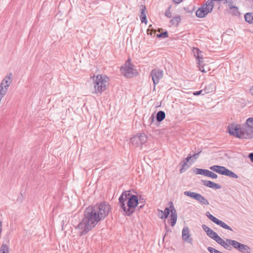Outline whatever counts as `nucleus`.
Returning <instances> with one entry per match:
<instances>
[{
    "label": "nucleus",
    "mask_w": 253,
    "mask_h": 253,
    "mask_svg": "<svg viewBox=\"0 0 253 253\" xmlns=\"http://www.w3.org/2000/svg\"><path fill=\"white\" fill-rule=\"evenodd\" d=\"M100 221L101 219L99 215L97 214L92 207L87 208L84 211V217L77 226V228L80 230V235L86 234L95 227Z\"/></svg>",
    "instance_id": "f257e3e1"
},
{
    "label": "nucleus",
    "mask_w": 253,
    "mask_h": 253,
    "mask_svg": "<svg viewBox=\"0 0 253 253\" xmlns=\"http://www.w3.org/2000/svg\"><path fill=\"white\" fill-rule=\"evenodd\" d=\"M119 204L124 211V214L131 216L139 204L138 197L130 194V191H124L119 198Z\"/></svg>",
    "instance_id": "f03ea898"
},
{
    "label": "nucleus",
    "mask_w": 253,
    "mask_h": 253,
    "mask_svg": "<svg viewBox=\"0 0 253 253\" xmlns=\"http://www.w3.org/2000/svg\"><path fill=\"white\" fill-rule=\"evenodd\" d=\"M229 134L238 138L251 139L253 138V118H249L245 124L236 126H229Z\"/></svg>",
    "instance_id": "7ed1b4c3"
},
{
    "label": "nucleus",
    "mask_w": 253,
    "mask_h": 253,
    "mask_svg": "<svg viewBox=\"0 0 253 253\" xmlns=\"http://www.w3.org/2000/svg\"><path fill=\"white\" fill-rule=\"evenodd\" d=\"M94 80V93H102L106 89V83L109 81L108 77L98 75Z\"/></svg>",
    "instance_id": "20e7f679"
},
{
    "label": "nucleus",
    "mask_w": 253,
    "mask_h": 253,
    "mask_svg": "<svg viewBox=\"0 0 253 253\" xmlns=\"http://www.w3.org/2000/svg\"><path fill=\"white\" fill-rule=\"evenodd\" d=\"M121 73L127 78H131L138 75L137 70L134 68L130 58L128 59L121 69Z\"/></svg>",
    "instance_id": "39448f33"
},
{
    "label": "nucleus",
    "mask_w": 253,
    "mask_h": 253,
    "mask_svg": "<svg viewBox=\"0 0 253 253\" xmlns=\"http://www.w3.org/2000/svg\"><path fill=\"white\" fill-rule=\"evenodd\" d=\"M92 207L96 211L97 214L99 215L101 220L108 216L111 211L110 205L107 202H102L100 204Z\"/></svg>",
    "instance_id": "423d86ee"
},
{
    "label": "nucleus",
    "mask_w": 253,
    "mask_h": 253,
    "mask_svg": "<svg viewBox=\"0 0 253 253\" xmlns=\"http://www.w3.org/2000/svg\"><path fill=\"white\" fill-rule=\"evenodd\" d=\"M12 73H9L4 78L0 84V95L2 97L6 93L8 87L12 81Z\"/></svg>",
    "instance_id": "0eeeda50"
},
{
    "label": "nucleus",
    "mask_w": 253,
    "mask_h": 253,
    "mask_svg": "<svg viewBox=\"0 0 253 253\" xmlns=\"http://www.w3.org/2000/svg\"><path fill=\"white\" fill-rule=\"evenodd\" d=\"M184 195L190 198H193L194 199L198 201L201 204L205 206H208L210 204L208 200L199 193L191 192L190 191H187L184 192Z\"/></svg>",
    "instance_id": "6e6552de"
},
{
    "label": "nucleus",
    "mask_w": 253,
    "mask_h": 253,
    "mask_svg": "<svg viewBox=\"0 0 253 253\" xmlns=\"http://www.w3.org/2000/svg\"><path fill=\"white\" fill-rule=\"evenodd\" d=\"M150 76L154 84L153 90H155L156 84H159L160 80L163 77V71L157 68L154 69L151 71Z\"/></svg>",
    "instance_id": "1a4fd4ad"
},
{
    "label": "nucleus",
    "mask_w": 253,
    "mask_h": 253,
    "mask_svg": "<svg viewBox=\"0 0 253 253\" xmlns=\"http://www.w3.org/2000/svg\"><path fill=\"white\" fill-rule=\"evenodd\" d=\"M147 136L144 133H140L131 138L130 142H146Z\"/></svg>",
    "instance_id": "9d476101"
},
{
    "label": "nucleus",
    "mask_w": 253,
    "mask_h": 253,
    "mask_svg": "<svg viewBox=\"0 0 253 253\" xmlns=\"http://www.w3.org/2000/svg\"><path fill=\"white\" fill-rule=\"evenodd\" d=\"M170 224L171 226H173L177 221V212L176 211L171 202H170Z\"/></svg>",
    "instance_id": "9b49d317"
},
{
    "label": "nucleus",
    "mask_w": 253,
    "mask_h": 253,
    "mask_svg": "<svg viewBox=\"0 0 253 253\" xmlns=\"http://www.w3.org/2000/svg\"><path fill=\"white\" fill-rule=\"evenodd\" d=\"M211 12L208 8L203 5L200 7L196 11V15L198 18H202L205 17L208 13Z\"/></svg>",
    "instance_id": "f8f14e48"
},
{
    "label": "nucleus",
    "mask_w": 253,
    "mask_h": 253,
    "mask_svg": "<svg viewBox=\"0 0 253 253\" xmlns=\"http://www.w3.org/2000/svg\"><path fill=\"white\" fill-rule=\"evenodd\" d=\"M182 237L183 240L187 242V243L192 244V239L190 238V234L189 229L187 227H184L182 231Z\"/></svg>",
    "instance_id": "ddd939ff"
},
{
    "label": "nucleus",
    "mask_w": 253,
    "mask_h": 253,
    "mask_svg": "<svg viewBox=\"0 0 253 253\" xmlns=\"http://www.w3.org/2000/svg\"><path fill=\"white\" fill-rule=\"evenodd\" d=\"M202 183L204 185L214 189H218L221 188V186L219 184L215 183L211 181L203 180H202Z\"/></svg>",
    "instance_id": "4468645a"
},
{
    "label": "nucleus",
    "mask_w": 253,
    "mask_h": 253,
    "mask_svg": "<svg viewBox=\"0 0 253 253\" xmlns=\"http://www.w3.org/2000/svg\"><path fill=\"white\" fill-rule=\"evenodd\" d=\"M225 167L223 166H220L218 165H214L212 166H211L210 169L211 170L216 172L220 174L223 175L224 174V171L225 170Z\"/></svg>",
    "instance_id": "2eb2a0df"
},
{
    "label": "nucleus",
    "mask_w": 253,
    "mask_h": 253,
    "mask_svg": "<svg viewBox=\"0 0 253 253\" xmlns=\"http://www.w3.org/2000/svg\"><path fill=\"white\" fill-rule=\"evenodd\" d=\"M202 228L206 232L207 234L211 239H213V238L216 235L215 234H217L205 224L202 225Z\"/></svg>",
    "instance_id": "dca6fc26"
},
{
    "label": "nucleus",
    "mask_w": 253,
    "mask_h": 253,
    "mask_svg": "<svg viewBox=\"0 0 253 253\" xmlns=\"http://www.w3.org/2000/svg\"><path fill=\"white\" fill-rule=\"evenodd\" d=\"M189 161H187V158L182 161L179 165L180 166V169H179L180 172L181 173L185 172L189 167V166L188 165V162Z\"/></svg>",
    "instance_id": "f3484780"
},
{
    "label": "nucleus",
    "mask_w": 253,
    "mask_h": 253,
    "mask_svg": "<svg viewBox=\"0 0 253 253\" xmlns=\"http://www.w3.org/2000/svg\"><path fill=\"white\" fill-rule=\"evenodd\" d=\"M244 18L247 23L253 24V12H248L244 15Z\"/></svg>",
    "instance_id": "a211bd4d"
},
{
    "label": "nucleus",
    "mask_w": 253,
    "mask_h": 253,
    "mask_svg": "<svg viewBox=\"0 0 253 253\" xmlns=\"http://www.w3.org/2000/svg\"><path fill=\"white\" fill-rule=\"evenodd\" d=\"M215 223L225 229H227L230 231H233V229L231 227L228 226L222 220L218 219V218L216 220V221H215Z\"/></svg>",
    "instance_id": "6ab92c4d"
},
{
    "label": "nucleus",
    "mask_w": 253,
    "mask_h": 253,
    "mask_svg": "<svg viewBox=\"0 0 253 253\" xmlns=\"http://www.w3.org/2000/svg\"><path fill=\"white\" fill-rule=\"evenodd\" d=\"M215 223L225 229H227L230 231H233V229L231 227L228 226L222 220L218 219V218L216 220V221H215Z\"/></svg>",
    "instance_id": "aec40b11"
},
{
    "label": "nucleus",
    "mask_w": 253,
    "mask_h": 253,
    "mask_svg": "<svg viewBox=\"0 0 253 253\" xmlns=\"http://www.w3.org/2000/svg\"><path fill=\"white\" fill-rule=\"evenodd\" d=\"M215 89V86L214 83H211L208 85H207L205 88V93L208 94L212 92Z\"/></svg>",
    "instance_id": "412c9836"
},
{
    "label": "nucleus",
    "mask_w": 253,
    "mask_h": 253,
    "mask_svg": "<svg viewBox=\"0 0 253 253\" xmlns=\"http://www.w3.org/2000/svg\"><path fill=\"white\" fill-rule=\"evenodd\" d=\"M227 242L229 243L230 245L233 247L234 248L238 250L240 246L242 244V243L238 242L235 240H233L231 239H226Z\"/></svg>",
    "instance_id": "4be33fe9"
},
{
    "label": "nucleus",
    "mask_w": 253,
    "mask_h": 253,
    "mask_svg": "<svg viewBox=\"0 0 253 253\" xmlns=\"http://www.w3.org/2000/svg\"><path fill=\"white\" fill-rule=\"evenodd\" d=\"M194 56H196V58L199 60V64L200 65V62H201L200 59H203L202 56H201L200 54L202 53V51L199 50L198 48H194L193 49Z\"/></svg>",
    "instance_id": "5701e85b"
},
{
    "label": "nucleus",
    "mask_w": 253,
    "mask_h": 253,
    "mask_svg": "<svg viewBox=\"0 0 253 253\" xmlns=\"http://www.w3.org/2000/svg\"><path fill=\"white\" fill-rule=\"evenodd\" d=\"M223 172H224L223 175H224L228 176L230 177H232L234 178H238V176L236 173L233 172L232 171L227 169V168H225V170Z\"/></svg>",
    "instance_id": "b1692460"
},
{
    "label": "nucleus",
    "mask_w": 253,
    "mask_h": 253,
    "mask_svg": "<svg viewBox=\"0 0 253 253\" xmlns=\"http://www.w3.org/2000/svg\"><path fill=\"white\" fill-rule=\"evenodd\" d=\"M165 113L163 111H159L156 115V119L158 122H162L165 118Z\"/></svg>",
    "instance_id": "393cba45"
},
{
    "label": "nucleus",
    "mask_w": 253,
    "mask_h": 253,
    "mask_svg": "<svg viewBox=\"0 0 253 253\" xmlns=\"http://www.w3.org/2000/svg\"><path fill=\"white\" fill-rule=\"evenodd\" d=\"M208 170L196 168L193 170V172L196 174L207 175Z\"/></svg>",
    "instance_id": "a878e982"
},
{
    "label": "nucleus",
    "mask_w": 253,
    "mask_h": 253,
    "mask_svg": "<svg viewBox=\"0 0 253 253\" xmlns=\"http://www.w3.org/2000/svg\"><path fill=\"white\" fill-rule=\"evenodd\" d=\"M213 1H214L212 0H208L205 3H204L202 5H203L206 8H208L209 10L211 12L214 7V4L213 3Z\"/></svg>",
    "instance_id": "bb28decb"
},
{
    "label": "nucleus",
    "mask_w": 253,
    "mask_h": 253,
    "mask_svg": "<svg viewBox=\"0 0 253 253\" xmlns=\"http://www.w3.org/2000/svg\"><path fill=\"white\" fill-rule=\"evenodd\" d=\"M249 247L242 244L238 249V251L242 253H250Z\"/></svg>",
    "instance_id": "cd10ccee"
},
{
    "label": "nucleus",
    "mask_w": 253,
    "mask_h": 253,
    "mask_svg": "<svg viewBox=\"0 0 253 253\" xmlns=\"http://www.w3.org/2000/svg\"><path fill=\"white\" fill-rule=\"evenodd\" d=\"M181 20V18L180 16H176L173 17L172 19H171L169 22L173 25L178 26L179 23H180Z\"/></svg>",
    "instance_id": "c85d7f7f"
},
{
    "label": "nucleus",
    "mask_w": 253,
    "mask_h": 253,
    "mask_svg": "<svg viewBox=\"0 0 253 253\" xmlns=\"http://www.w3.org/2000/svg\"><path fill=\"white\" fill-rule=\"evenodd\" d=\"M170 212V208H166L164 211V214L163 216H160V218L161 219H166L168 218Z\"/></svg>",
    "instance_id": "c756f323"
},
{
    "label": "nucleus",
    "mask_w": 253,
    "mask_h": 253,
    "mask_svg": "<svg viewBox=\"0 0 253 253\" xmlns=\"http://www.w3.org/2000/svg\"><path fill=\"white\" fill-rule=\"evenodd\" d=\"M0 253H9L8 246L6 244H2L0 248Z\"/></svg>",
    "instance_id": "7c9ffc66"
},
{
    "label": "nucleus",
    "mask_w": 253,
    "mask_h": 253,
    "mask_svg": "<svg viewBox=\"0 0 253 253\" xmlns=\"http://www.w3.org/2000/svg\"><path fill=\"white\" fill-rule=\"evenodd\" d=\"M202 152V150H200L199 152H197V153H194L192 155H189L187 157V161H190L192 159H193L194 160H196L198 158V156H199V154Z\"/></svg>",
    "instance_id": "2f4dec72"
},
{
    "label": "nucleus",
    "mask_w": 253,
    "mask_h": 253,
    "mask_svg": "<svg viewBox=\"0 0 253 253\" xmlns=\"http://www.w3.org/2000/svg\"><path fill=\"white\" fill-rule=\"evenodd\" d=\"M206 176L210 177L213 178V179H215V178H217V175L216 173H215L209 170H208V171Z\"/></svg>",
    "instance_id": "473e14b6"
},
{
    "label": "nucleus",
    "mask_w": 253,
    "mask_h": 253,
    "mask_svg": "<svg viewBox=\"0 0 253 253\" xmlns=\"http://www.w3.org/2000/svg\"><path fill=\"white\" fill-rule=\"evenodd\" d=\"M206 215L211 221H212L214 223L215 221H216V220L217 219L216 217L211 215L209 211L206 212Z\"/></svg>",
    "instance_id": "72a5a7b5"
},
{
    "label": "nucleus",
    "mask_w": 253,
    "mask_h": 253,
    "mask_svg": "<svg viewBox=\"0 0 253 253\" xmlns=\"http://www.w3.org/2000/svg\"><path fill=\"white\" fill-rule=\"evenodd\" d=\"M157 37L158 38H163V39L168 38V33L167 31H165V32L160 33L159 34H157Z\"/></svg>",
    "instance_id": "f704fd0d"
},
{
    "label": "nucleus",
    "mask_w": 253,
    "mask_h": 253,
    "mask_svg": "<svg viewBox=\"0 0 253 253\" xmlns=\"http://www.w3.org/2000/svg\"><path fill=\"white\" fill-rule=\"evenodd\" d=\"M171 6H169L165 12V15L168 18H171L172 16L171 13L170 11Z\"/></svg>",
    "instance_id": "c9c22d12"
},
{
    "label": "nucleus",
    "mask_w": 253,
    "mask_h": 253,
    "mask_svg": "<svg viewBox=\"0 0 253 253\" xmlns=\"http://www.w3.org/2000/svg\"><path fill=\"white\" fill-rule=\"evenodd\" d=\"M232 9H233L232 14L234 15L237 16H240V13L238 11V7L237 6L235 7V8H232Z\"/></svg>",
    "instance_id": "e433bc0d"
},
{
    "label": "nucleus",
    "mask_w": 253,
    "mask_h": 253,
    "mask_svg": "<svg viewBox=\"0 0 253 253\" xmlns=\"http://www.w3.org/2000/svg\"><path fill=\"white\" fill-rule=\"evenodd\" d=\"M193 95H195V96H198V95H205L206 94L205 93V91H204V89H202V90H199V91H195L193 93Z\"/></svg>",
    "instance_id": "4c0bfd02"
},
{
    "label": "nucleus",
    "mask_w": 253,
    "mask_h": 253,
    "mask_svg": "<svg viewBox=\"0 0 253 253\" xmlns=\"http://www.w3.org/2000/svg\"><path fill=\"white\" fill-rule=\"evenodd\" d=\"M216 235L212 239L215 240L218 244H220V242L222 240V239L217 234H215Z\"/></svg>",
    "instance_id": "58836bf2"
},
{
    "label": "nucleus",
    "mask_w": 253,
    "mask_h": 253,
    "mask_svg": "<svg viewBox=\"0 0 253 253\" xmlns=\"http://www.w3.org/2000/svg\"><path fill=\"white\" fill-rule=\"evenodd\" d=\"M230 244H229V243L228 242H225V243H224L223 245H222V247H224L225 249H227L228 250H231V247L230 246Z\"/></svg>",
    "instance_id": "ea45409f"
},
{
    "label": "nucleus",
    "mask_w": 253,
    "mask_h": 253,
    "mask_svg": "<svg viewBox=\"0 0 253 253\" xmlns=\"http://www.w3.org/2000/svg\"><path fill=\"white\" fill-rule=\"evenodd\" d=\"M141 7H142L141 8V15L140 17H143L144 15H146V14L144 13V11L146 10V6L143 5H141Z\"/></svg>",
    "instance_id": "a19ab883"
},
{
    "label": "nucleus",
    "mask_w": 253,
    "mask_h": 253,
    "mask_svg": "<svg viewBox=\"0 0 253 253\" xmlns=\"http://www.w3.org/2000/svg\"><path fill=\"white\" fill-rule=\"evenodd\" d=\"M141 21L142 23H146L147 22V17L146 15H144L143 17H140Z\"/></svg>",
    "instance_id": "79ce46f5"
},
{
    "label": "nucleus",
    "mask_w": 253,
    "mask_h": 253,
    "mask_svg": "<svg viewBox=\"0 0 253 253\" xmlns=\"http://www.w3.org/2000/svg\"><path fill=\"white\" fill-rule=\"evenodd\" d=\"M230 2V3H229V4H228V6H229L230 9H231L232 8H235V7H236V6H234L233 5V2H232V0H227V2Z\"/></svg>",
    "instance_id": "37998d69"
},
{
    "label": "nucleus",
    "mask_w": 253,
    "mask_h": 253,
    "mask_svg": "<svg viewBox=\"0 0 253 253\" xmlns=\"http://www.w3.org/2000/svg\"><path fill=\"white\" fill-rule=\"evenodd\" d=\"M248 157L250 159L251 161L253 163V153H250Z\"/></svg>",
    "instance_id": "c03bdc74"
},
{
    "label": "nucleus",
    "mask_w": 253,
    "mask_h": 253,
    "mask_svg": "<svg viewBox=\"0 0 253 253\" xmlns=\"http://www.w3.org/2000/svg\"><path fill=\"white\" fill-rule=\"evenodd\" d=\"M158 211L159 212V216L160 217V216H163V214H164V211L160 209L158 210Z\"/></svg>",
    "instance_id": "a18cd8bd"
},
{
    "label": "nucleus",
    "mask_w": 253,
    "mask_h": 253,
    "mask_svg": "<svg viewBox=\"0 0 253 253\" xmlns=\"http://www.w3.org/2000/svg\"><path fill=\"white\" fill-rule=\"evenodd\" d=\"M182 1V0H173V2L176 4H179Z\"/></svg>",
    "instance_id": "49530a36"
},
{
    "label": "nucleus",
    "mask_w": 253,
    "mask_h": 253,
    "mask_svg": "<svg viewBox=\"0 0 253 253\" xmlns=\"http://www.w3.org/2000/svg\"><path fill=\"white\" fill-rule=\"evenodd\" d=\"M2 231V222L0 220V235L1 234Z\"/></svg>",
    "instance_id": "de8ad7c7"
},
{
    "label": "nucleus",
    "mask_w": 253,
    "mask_h": 253,
    "mask_svg": "<svg viewBox=\"0 0 253 253\" xmlns=\"http://www.w3.org/2000/svg\"><path fill=\"white\" fill-rule=\"evenodd\" d=\"M150 119L151 120V123L154 122V120L155 119V117L154 116L153 114L151 116L150 118Z\"/></svg>",
    "instance_id": "09e8293b"
},
{
    "label": "nucleus",
    "mask_w": 253,
    "mask_h": 253,
    "mask_svg": "<svg viewBox=\"0 0 253 253\" xmlns=\"http://www.w3.org/2000/svg\"><path fill=\"white\" fill-rule=\"evenodd\" d=\"M200 70L202 72H206V71H205V70L204 69V67L201 66L200 67Z\"/></svg>",
    "instance_id": "8fccbe9b"
},
{
    "label": "nucleus",
    "mask_w": 253,
    "mask_h": 253,
    "mask_svg": "<svg viewBox=\"0 0 253 253\" xmlns=\"http://www.w3.org/2000/svg\"><path fill=\"white\" fill-rule=\"evenodd\" d=\"M225 241H224L223 239L220 242L219 245H221V246H222V245H223L224 243H225Z\"/></svg>",
    "instance_id": "3c124183"
},
{
    "label": "nucleus",
    "mask_w": 253,
    "mask_h": 253,
    "mask_svg": "<svg viewBox=\"0 0 253 253\" xmlns=\"http://www.w3.org/2000/svg\"><path fill=\"white\" fill-rule=\"evenodd\" d=\"M250 93L253 95V87L250 89Z\"/></svg>",
    "instance_id": "603ef678"
},
{
    "label": "nucleus",
    "mask_w": 253,
    "mask_h": 253,
    "mask_svg": "<svg viewBox=\"0 0 253 253\" xmlns=\"http://www.w3.org/2000/svg\"><path fill=\"white\" fill-rule=\"evenodd\" d=\"M144 207V204L142 205H140L139 207V209H142Z\"/></svg>",
    "instance_id": "864d4df0"
},
{
    "label": "nucleus",
    "mask_w": 253,
    "mask_h": 253,
    "mask_svg": "<svg viewBox=\"0 0 253 253\" xmlns=\"http://www.w3.org/2000/svg\"><path fill=\"white\" fill-rule=\"evenodd\" d=\"M165 229H166L167 231H169L168 227L166 224H165Z\"/></svg>",
    "instance_id": "5fc2aeb1"
},
{
    "label": "nucleus",
    "mask_w": 253,
    "mask_h": 253,
    "mask_svg": "<svg viewBox=\"0 0 253 253\" xmlns=\"http://www.w3.org/2000/svg\"><path fill=\"white\" fill-rule=\"evenodd\" d=\"M194 11V9H193L192 10L190 11V10H189V11H188V12H190V13H192L193 11Z\"/></svg>",
    "instance_id": "6e6d98bb"
},
{
    "label": "nucleus",
    "mask_w": 253,
    "mask_h": 253,
    "mask_svg": "<svg viewBox=\"0 0 253 253\" xmlns=\"http://www.w3.org/2000/svg\"><path fill=\"white\" fill-rule=\"evenodd\" d=\"M200 150H201L200 149H198L197 152H199Z\"/></svg>",
    "instance_id": "4d7b16f0"
},
{
    "label": "nucleus",
    "mask_w": 253,
    "mask_h": 253,
    "mask_svg": "<svg viewBox=\"0 0 253 253\" xmlns=\"http://www.w3.org/2000/svg\"><path fill=\"white\" fill-rule=\"evenodd\" d=\"M156 32V31L155 30V31H154V34H155Z\"/></svg>",
    "instance_id": "13d9d810"
}]
</instances>
